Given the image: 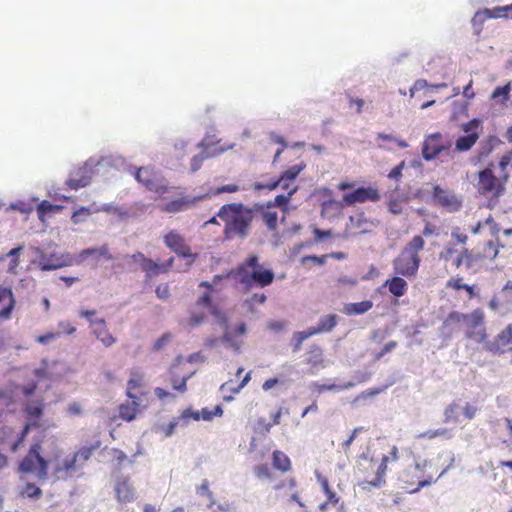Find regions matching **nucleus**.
Instances as JSON below:
<instances>
[{"instance_id":"28","label":"nucleus","mask_w":512,"mask_h":512,"mask_svg":"<svg viewBox=\"0 0 512 512\" xmlns=\"http://www.w3.org/2000/svg\"><path fill=\"white\" fill-rule=\"evenodd\" d=\"M206 318L207 316L205 311L202 308L194 306L189 310V315L184 323L185 326L188 327L189 329H194L202 325L205 322Z\"/></svg>"},{"instance_id":"3","label":"nucleus","mask_w":512,"mask_h":512,"mask_svg":"<svg viewBox=\"0 0 512 512\" xmlns=\"http://www.w3.org/2000/svg\"><path fill=\"white\" fill-rule=\"evenodd\" d=\"M424 247L425 241L422 236L415 235L412 237L392 262L394 274L406 278H414L420 267V252Z\"/></svg>"},{"instance_id":"53","label":"nucleus","mask_w":512,"mask_h":512,"mask_svg":"<svg viewBox=\"0 0 512 512\" xmlns=\"http://www.w3.org/2000/svg\"><path fill=\"white\" fill-rule=\"evenodd\" d=\"M482 253L484 258L493 260L497 257L499 248L493 241H488L485 243Z\"/></svg>"},{"instance_id":"54","label":"nucleus","mask_w":512,"mask_h":512,"mask_svg":"<svg viewBox=\"0 0 512 512\" xmlns=\"http://www.w3.org/2000/svg\"><path fill=\"white\" fill-rule=\"evenodd\" d=\"M13 433H14V430L12 427L10 426H3L0 428V445H9V447L11 446V444L14 442H10V439L12 438L13 436Z\"/></svg>"},{"instance_id":"20","label":"nucleus","mask_w":512,"mask_h":512,"mask_svg":"<svg viewBox=\"0 0 512 512\" xmlns=\"http://www.w3.org/2000/svg\"><path fill=\"white\" fill-rule=\"evenodd\" d=\"M486 351L493 354H501L512 345V325L503 329L492 341L483 342Z\"/></svg>"},{"instance_id":"32","label":"nucleus","mask_w":512,"mask_h":512,"mask_svg":"<svg viewBox=\"0 0 512 512\" xmlns=\"http://www.w3.org/2000/svg\"><path fill=\"white\" fill-rule=\"evenodd\" d=\"M338 319L339 317L336 314L325 315L319 320V323L316 327L311 328L315 335L324 332H330L336 327Z\"/></svg>"},{"instance_id":"57","label":"nucleus","mask_w":512,"mask_h":512,"mask_svg":"<svg viewBox=\"0 0 512 512\" xmlns=\"http://www.w3.org/2000/svg\"><path fill=\"white\" fill-rule=\"evenodd\" d=\"M478 411H479V408L476 405L471 404L469 402H466L465 405L462 408L463 416L467 420L474 419L476 414L478 413Z\"/></svg>"},{"instance_id":"35","label":"nucleus","mask_w":512,"mask_h":512,"mask_svg":"<svg viewBox=\"0 0 512 512\" xmlns=\"http://www.w3.org/2000/svg\"><path fill=\"white\" fill-rule=\"evenodd\" d=\"M99 211H108L107 208H102V209H99V208H96V209H92L90 207H80L78 208L77 210H75L72 215H71V221L73 224L77 225V224H80V223H83L86 221V219L92 214V213H96V212H99Z\"/></svg>"},{"instance_id":"59","label":"nucleus","mask_w":512,"mask_h":512,"mask_svg":"<svg viewBox=\"0 0 512 512\" xmlns=\"http://www.w3.org/2000/svg\"><path fill=\"white\" fill-rule=\"evenodd\" d=\"M451 237L458 243L465 245L468 241V236L461 231L459 227H454L451 231Z\"/></svg>"},{"instance_id":"8","label":"nucleus","mask_w":512,"mask_h":512,"mask_svg":"<svg viewBox=\"0 0 512 512\" xmlns=\"http://www.w3.org/2000/svg\"><path fill=\"white\" fill-rule=\"evenodd\" d=\"M99 445L100 443L97 442L95 445L83 446L73 455H68L62 463L55 468V474L59 475L64 473L65 476L72 477L77 471L83 468L84 464L91 458Z\"/></svg>"},{"instance_id":"62","label":"nucleus","mask_w":512,"mask_h":512,"mask_svg":"<svg viewBox=\"0 0 512 512\" xmlns=\"http://www.w3.org/2000/svg\"><path fill=\"white\" fill-rule=\"evenodd\" d=\"M155 293L159 299L166 300L170 297V288L167 283L159 284L156 287Z\"/></svg>"},{"instance_id":"7","label":"nucleus","mask_w":512,"mask_h":512,"mask_svg":"<svg viewBox=\"0 0 512 512\" xmlns=\"http://www.w3.org/2000/svg\"><path fill=\"white\" fill-rule=\"evenodd\" d=\"M494 164L490 163L484 170L478 173V192L486 197L498 199L505 192V181L495 176L493 172Z\"/></svg>"},{"instance_id":"27","label":"nucleus","mask_w":512,"mask_h":512,"mask_svg":"<svg viewBox=\"0 0 512 512\" xmlns=\"http://www.w3.org/2000/svg\"><path fill=\"white\" fill-rule=\"evenodd\" d=\"M384 285L388 288L389 292L396 297L405 295L408 289V283L399 275L387 279Z\"/></svg>"},{"instance_id":"5","label":"nucleus","mask_w":512,"mask_h":512,"mask_svg":"<svg viewBox=\"0 0 512 512\" xmlns=\"http://www.w3.org/2000/svg\"><path fill=\"white\" fill-rule=\"evenodd\" d=\"M240 190V187L236 184H227L220 187H217L216 189H212L209 192H207L204 195L195 196L192 198L189 197H182L176 200H172L160 207L161 211L167 212V213H177L181 211H185L195 204H197L199 201L204 200L210 196L219 195L222 193H236Z\"/></svg>"},{"instance_id":"52","label":"nucleus","mask_w":512,"mask_h":512,"mask_svg":"<svg viewBox=\"0 0 512 512\" xmlns=\"http://www.w3.org/2000/svg\"><path fill=\"white\" fill-rule=\"evenodd\" d=\"M487 19L489 18L488 15L485 13V9L479 10L475 13L474 17L472 18V25L474 26L478 34L481 32L482 26Z\"/></svg>"},{"instance_id":"9","label":"nucleus","mask_w":512,"mask_h":512,"mask_svg":"<svg viewBox=\"0 0 512 512\" xmlns=\"http://www.w3.org/2000/svg\"><path fill=\"white\" fill-rule=\"evenodd\" d=\"M389 461L388 456H383L381 460L365 459L360 463V472L362 474L363 483L379 487L385 483V473Z\"/></svg>"},{"instance_id":"6","label":"nucleus","mask_w":512,"mask_h":512,"mask_svg":"<svg viewBox=\"0 0 512 512\" xmlns=\"http://www.w3.org/2000/svg\"><path fill=\"white\" fill-rule=\"evenodd\" d=\"M23 411L27 421L23 426L21 432L19 433L17 439L14 440V442L10 446V451L12 453H16L19 450V448L23 445L31 429L40 427L39 420L42 418L44 413V404L41 401H32L24 406Z\"/></svg>"},{"instance_id":"4","label":"nucleus","mask_w":512,"mask_h":512,"mask_svg":"<svg viewBox=\"0 0 512 512\" xmlns=\"http://www.w3.org/2000/svg\"><path fill=\"white\" fill-rule=\"evenodd\" d=\"M446 469L439 470L431 461L424 460L409 466L402 474L401 480L409 493H416L439 479Z\"/></svg>"},{"instance_id":"1","label":"nucleus","mask_w":512,"mask_h":512,"mask_svg":"<svg viewBox=\"0 0 512 512\" xmlns=\"http://www.w3.org/2000/svg\"><path fill=\"white\" fill-rule=\"evenodd\" d=\"M61 456L57 439L45 432L33 437L26 455L18 464L21 474H33L39 481L48 478L49 466L52 460Z\"/></svg>"},{"instance_id":"36","label":"nucleus","mask_w":512,"mask_h":512,"mask_svg":"<svg viewBox=\"0 0 512 512\" xmlns=\"http://www.w3.org/2000/svg\"><path fill=\"white\" fill-rule=\"evenodd\" d=\"M288 487L292 493L289 497L290 502H296L300 507H304V503L300 500L298 492L295 490L297 486V482L294 478H290L287 481H281L280 483L274 486L276 491L281 490L284 487Z\"/></svg>"},{"instance_id":"30","label":"nucleus","mask_w":512,"mask_h":512,"mask_svg":"<svg viewBox=\"0 0 512 512\" xmlns=\"http://www.w3.org/2000/svg\"><path fill=\"white\" fill-rule=\"evenodd\" d=\"M420 439L432 440L435 438H441L443 440H450L454 437L453 430L447 427H441L437 429H430L422 432L418 435Z\"/></svg>"},{"instance_id":"2","label":"nucleus","mask_w":512,"mask_h":512,"mask_svg":"<svg viewBox=\"0 0 512 512\" xmlns=\"http://www.w3.org/2000/svg\"><path fill=\"white\" fill-rule=\"evenodd\" d=\"M217 217L224 223L223 234L226 239H244L249 234L254 211L242 203L233 202L221 206Z\"/></svg>"},{"instance_id":"11","label":"nucleus","mask_w":512,"mask_h":512,"mask_svg":"<svg viewBox=\"0 0 512 512\" xmlns=\"http://www.w3.org/2000/svg\"><path fill=\"white\" fill-rule=\"evenodd\" d=\"M163 242L167 248L174 252L178 257L189 259V264L195 262L197 254L191 251L183 235L176 230H171L163 236Z\"/></svg>"},{"instance_id":"49","label":"nucleus","mask_w":512,"mask_h":512,"mask_svg":"<svg viewBox=\"0 0 512 512\" xmlns=\"http://www.w3.org/2000/svg\"><path fill=\"white\" fill-rule=\"evenodd\" d=\"M288 194L287 195H277L275 198H274V201L273 203H269L268 205V208H270L271 206H277V207H286L287 204L289 203L292 195L296 192L297 190V187H293L291 189H288Z\"/></svg>"},{"instance_id":"16","label":"nucleus","mask_w":512,"mask_h":512,"mask_svg":"<svg viewBox=\"0 0 512 512\" xmlns=\"http://www.w3.org/2000/svg\"><path fill=\"white\" fill-rule=\"evenodd\" d=\"M304 168L305 164L303 163L291 166L287 170H285L277 180L269 182L267 184L256 183L254 187L255 189L258 190L267 189L270 191L276 189L278 186H281L285 190L291 189L289 182L296 179V177Z\"/></svg>"},{"instance_id":"44","label":"nucleus","mask_w":512,"mask_h":512,"mask_svg":"<svg viewBox=\"0 0 512 512\" xmlns=\"http://www.w3.org/2000/svg\"><path fill=\"white\" fill-rule=\"evenodd\" d=\"M63 206L52 204L47 200L42 201L38 207L37 212L39 214V218L42 219L46 214L61 211Z\"/></svg>"},{"instance_id":"56","label":"nucleus","mask_w":512,"mask_h":512,"mask_svg":"<svg viewBox=\"0 0 512 512\" xmlns=\"http://www.w3.org/2000/svg\"><path fill=\"white\" fill-rule=\"evenodd\" d=\"M254 473L259 479H271L272 472L267 464H259L255 466Z\"/></svg>"},{"instance_id":"60","label":"nucleus","mask_w":512,"mask_h":512,"mask_svg":"<svg viewBox=\"0 0 512 512\" xmlns=\"http://www.w3.org/2000/svg\"><path fill=\"white\" fill-rule=\"evenodd\" d=\"M208 310L221 325L227 326V317L217 306L212 305Z\"/></svg>"},{"instance_id":"23","label":"nucleus","mask_w":512,"mask_h":512,"mask_svg":"<svg viewBox=\"0 0 512 512\" xmlns=\"http://www.w3.org/2000/svg\"><path fill=\"white\" fill-rule=\"evenodd\" d=\"M91 327L93 334L105 347H110L116 342L115 337L108 331L106 322L103 318L98 319L95 322H91Z\"/></svg>"},{"instance_id":"42","label":"nucleus","mask_w":512,"mask_h":512,"mask_svg":"<svg viewBox=\"0 0 512 512\" xmlns=\"http://www.w3.org/2000/svg\"><path fill=\"white\" fill-rule=\"evenodd\" d=\"M315 335L311 327L305 331L295 332L293 334L294 347L293 352H298L301 349L302 343L309 337Z\"/></svg>"},{"instance_id":"25","label":"nucleus","mask_w":512,"mask_h":512,"mask_svg":"<svg viewBox=\"0 0 512 512\" xmlns=\"http://www.w3.org/2000/svg\"><path fill=\"white\" fill-rule=\"evenodd\" d=\"M141 399H131L119 405V417L127 422L133 421L140 411Z\"/></svg>"},{"instance_id":"45","label":"nucleus","mask_w":512,"mask_h":512,"mask_svg":"<svg viewBox=\"0 0 512 512\" xmlns=\"http://www.w3.org/2000/svg\"><path fill=\"white\" fill-rule=\"evenodd\" d=\"M262 220L270 231L277 228L278 214L276 211L265 210L262 212Z\"/></svg>"},{"instance_id":"51","label":"nucleus","mask_w":512,"mask_h":512,"mask_svg":"<svg viewBox=\"0 0 512 512\" xmlns=\"http://www.w3.org/2000/svg\"><path fill=\"white\" fill-rule=\"evenodd\" d=\"M407 199L404 198H390L387 206L390 213L393 215H400L403 212V203Z\"/></svg>"},{"instance_id":"14","label":"nucleus","mask_w":512,"mask_h":512,"mask_svg":"<svg viewBox=\"0 0 512 512\" xmlns=\"http://www.w3.org/2000/svg\"><path fill=\"white\" fill-rule=\"evenodd\" d=\"M432 198L435 204L449 212L458 211L462 207V200L453 191L439 185L433 187Z\"/></svg>"},{"instance_id":"15","label":"nucleus","mask_w":512,"mask_h":512,"mask_svg":"<svg viewBox=\"0 0 512 512\" xmlns=\"http://www.w3.org/2000/svg\"><path fill=\"white\" fill-rule=\"evenodd\" d=\"M451 143L444 141L440 133H434L426 137L422 146V157L430 161L439 156L443 151H449Z\"/></svg>"},{"instance_id":"34","label":"nucleus","mask_w":512,"mask_h":512,"mask_svg":"<svg viewBox=\"0 0 512 512\" xmlns=\"http://www.w3.org/2000/svg\"><path fill=\"white\" fill-rule=\"evenodd\" d=\"M373 307V302L370 300H364L357 303L346 304L343 308V312L346 315H360L368 312Z\"/></svg>"},{"instance_id":"10","label":"nucleus","mask_w":512,"mask_h":512,"mask_svg":"<svg viewBox=\"0 0 512 512\" xmlns=\"http://www.w3.org/2000/svg\"><path fill=\"white\" fill-rule=\"evenodd\" d=\"M466 337L478 343L486 342L488 335L485 327V313L481 308L474 309L468 313L466 321Z\"/></svg>"},{"instance_id":"26","label":"nucleus","mask_w":512,"mask_h":512,"mask_svg":"<svg viewBox=\"0 0 512 512\" xmlns=\"http://www.w3.org/2000/svg\"><path fill=\"white\" fill-rule=\"evenodd\" d=\"M258 256L250 255L242 264H240L236 271L235 275L238 281L246 288L248 281H244V277L249 278V274L251 273L252 268L257 267Z\"/></svg>"},{"instance_id":"21","label":"nucleus","mask_w":512,"mask_h":512,"mask_svg":"<svg viewBox=\"0 0 512 512\" xmlns=\"http://www.w3.org/2000/svg\"><path fill=\"white\" fill-rule=\"evenodd\" d=\"M115 496L120 503H130L136 499V491L128 476H121L117 479L115 486Z\"/></svg>"},{"instance_id":"22","label":"nucleus","mask_w":512,"mask_h":512,"mask_svg":"<svg viewBox=\"0 0 512 512\" xmlns=\"http://www.w3.org/2000/svg\"><path fill=\"white\" fill-rule=\"evenodd\" d=\"M0 304L3 307L0 309V321L10 319L12 311L15 308V298L11 289L0 285Z\"/></svg>"},{"instance_id":"17","label":"nucleus","mask_w":512,"mask_h":512,"mask_svg":"<svg viewBox=\"0 0 512 512\" xmlns=\"http://www.w3.org/2000/svg\"><path fill=\"white\" fill-rule=\"evenodd\" d=\"M479 127V119H472L468 123L462 125V130L468 134L460 136L456 140L455 148L457 151H468L474 146L479 138V133L477 131Z\"/></svg>"},{"instance_id":"47","label":"nucleus","mask_w":512,"mask_h":512,"mask_svg":"<svg viewBox=\"0 0 512 512\" xmlns=\"http://www.w3.org/2000/svg\"><path fill=\"white\" fill-rule=\"evenodd\" d=\"M91 182L89 176H81L80 178H70L66 181V186L71 190H78L88 186Z\"/></svg>"},{"instance_id":"24","label":"nucleus","mask_w":512,"mask_h":512,"mask_svg":"<svg viewBox=\"0 0 512 512\" xmlns=\"http://www.w3.org/2000/svg\"><path fill=\"white\" fill-rule=\"evenodd\" d=\"M318 481L321 485V488L323 492L326 495L327 500L323 503H321L318 508L321 512H327L331 508H334L338 505L340 498L336 495L335 492H333L330 488L329 482L327 478L318 476Z\"/></svg>"},{"instance_id":"58","label":"nucleus","mask_w":512,"mask_h":512,"mask_svg":"<svg viewBox=\"0 0 512 512\" xmlns=\"http://www.w3.org/2000/svg\"><path fill=\"white\" fill-rule=\"evenodd\" d=\"M188 376H183L181 379L172 378L171 384L174 390L184 393L187 390Z\"/></svg>"},{"instance_id":"13","label":"nucleus","mask_w":512,"mask_h":512,"mask_svg":"<svg viewBox=\"0 0 512 512\" xmlns=\"http://www.w3.org/2000/svg\"><path fill=\"white\" fill-rule=\"evenodd\" d=\"M381 199L380 191L374 186H361L354 189L350 193H346L342 197V202L346 206L356 203L378 202Z\"/></svg>"},{"instance_id":"64","label":"nucleus","mask_w":512,"mask_h":512,"mask_svg":"<svg viewBox=\"0 0 512 512\" xmlns=\"http://www.w3.org/2000/svg\"><path fill=\"white\" fill-rule=\"evenodd\" d=\"M212 305H213V303H212V297H211L210 292H206L202 296H200L195 304V306H197L199 308L204 307L207 309L209 307H211Z\"/></svg>"},{"instance_id":"50","label":"nucleus","mask_w":512,"mask_h":512,"mask_svg":"<svg viewBox=\"0 0 512 512\" xmlns=\"http://www.w3.org/2000/svg\"><path fill=\"white\" fill-rule=\"evenodd\" d=\"M510 91H511V84H510V83H507V84H506V85H504V86H499V87H497V88L493 91V93H492V95H491V98H492V99H495V100L500 98V99H501V102H502V103H505V102L508 100V98H509V93H510Z\"/></svg>"},{"instance_id":"29","label":"nucleus","mask_w":512,"mask_h":512,"mask_svg":"<svg viewBox=\"0 0 512 512\" xmlns=\"http://www.w3.org/2000/svg\"><path fill=\"white\" fill-rule=\"evenodd\" d=\"M462 265H465L468 269L477 266L473 250L464 248L460 251L459 255H456L454 259V268L459 269Z\"/></svg>"},{"instance_id":"33","label":"nucleus","mask_w":512,"mask_h":512,"mask_svg":"<svg viewBox=\"0 0 512 512\" xmlns=\"http://www.w3.org/2000/svg\"><path fill=\"white\" fill-rule=\"evenodd\" d=\"M272 465L276 470L282 473L289 472L291 470L290 458L280 450H274L272 453Z\"/></svg>"},{"instance_id":"31","label":"nucleus","mask_w":512,"mask_h":512,"mask_svg":"<svg viewBox=\"0 0 512 512\" xmlns=\"http://www.w3.org/2000/svg\"><path fill=\"white\" fill-rule=\"evenodd\" d=\"M69 265V262L63 257H56L51 255L49 258L42 256L39 261V266L43 271L55 270L61 267Z\"/></svg>"},{"instance_id":"55","label":"nucleus","mask_w":512,"mask_h":512,"mask_svg":"<svg viewBox=\"0 0 512 512\" xmlns=\"http://www.w3.org/2000/svg\"><path fill=\"white\" fill-rule=\"evenodd\" d=\"M271 428L272 424L261 417L257 419L254 430L256 433L265 435L270 432Z\"/></svg>"},{"instance_id":"48","label":"nucleus","mask_w":512,"mask_h":512,"mask_svg":"<svg viewBox=\"0 0 512 512\" xmlns=\"http://www.w3.org/2000/svg\"><path fill=\"white\" fill-rule=\"evenodd\" d=\"M468 314H464L458 311H452L448 314L446 319L444 320L443 325L445 327L451 326V325H457L460 323H464L466 321Z\"/></svg>"},{"instance_id":"63","label":"nucleus","mask_w":512,"mask_h":512,"mask_svg":"<svg viewBox=\"0 0 512 512\" xmlns=\"http://www.w3.org/2000/svg\"><path fill=\"white\" fill-rule=\"evenodd\" d=\"M405 167V161H402L397 166H395L388 174V178L392 180L399 181L402 178V171Z\"/></svg>"},{"instance_id":"61","label":"nucleus","mask_w":512,"mask_h":512,"mask_svg":"<svg viewBox=\"0 0 512 512\" xmlns=\"http://www.w3.org/2000/svg\"><path fill=\"white\" fill-rule=\"evenodd\" d=\"M465 286V283H463L462 277H452L446 282V287L459 291L463 290Z\"/></svg>"},{"instance_id":"37","label":"nucleus","mask_w":512,"mask_h":512,"mask_svg":"<svg viewBox=\"0 0 512 512\" xmlns=\"http://www.w3.org/2000/svg\"><path fill=\"white\" fill-rule=\"evenodd\" d=\"M194 420H200L203 419L205 421L212 420L215 416H222L223 415V409L220 405H217L214 407L213 410H210L208 408H202L201 411L195 412L192 414Z\"/></svg>"},{"instance_id":"39","label":"nucleus","mask_w":512,"mask_h":512,"mask_svg":"<svg viewBox=\"0 0 512 512\" xmlns=\"http://www.w3.org/2000/svg\"><path fill=\"white\" fill-rule=\"evenodd\" d=\"M143 378L140 374L134 373L133 377L127 383L126 395L129 399H141L139 396L134 394V391L142 387Z\"/></svg>"},{"instance_id":"38","label":"nucleus","mask_w":512,"mask_h":512,"mask_svg":"<svg viewBox=\"0 0 512 512\" xmlns=\"http://www.w3.org/2000/svg\"><path fill=\"white\" fill-rule=\"evenodd\" d=\"M240 385H235L233 380H229L220 386V391L223 393V400L230 402L233 400V395L238 394L241 391Z\"/></svg>"},{"instance_id":"40","label":"nucleus","mask_w":512,"mask_h":512,"mask_svg":"<svg viewBox=\"0 0 512 512\" xmlns=\"http://www.w3.org/2000/svg\"><path fill=\"white\" fill-rule=\"evenodd\" d=\"M460 252L457 250V248L451 244H446L443 249L439 252V259L443 261L444 263H452V266L454 267V259L456 255H459Z\"/></svg>"},{"instance_id":"12","label":"nucleus","mask_w":512,"mask_h":512,"mask_svg":"<svg viewBox=\"0 0 512 512\" xmlns=\"http://www.w3.org/2000/svg\"><path fill=\"white\" fill-rule=\"evenodd\" d=\"M130 257L134 262L139 264L141 270L145 272V276L147 279L152 278L154 276H158L159 274L169 272L174 264V257H170L166 262L162 264H159L147 258L141 252H136L132 254Z\"/></svg>"},{"instance_id":"43","label":"nucleus","mask_w":512,"mask_h":512,"mask_svg":"<svg viewBox=\"0 0 512 512\" xmlns=\"http://www.w3.org/2000/svg\"><path fill=\"white\" fill-rule=\"evenodd\" d=\"M20 495L22 497L36 500L42 496V490L38 486H36L34 483L28 482L22 488Z\"/></svg>"},{"instance_id":"46","label":"nucleus","mask_w":512,"mask_h":512,"mask_svg":"<svg viewBox=\"0 0 512 512\" xmlns=\"http://www.w3.org/2000/svg\"><path fill=\"white\" fill-rule=\"evenodd\" d=\"M458 409L459 405L456 402L450 403L444 409V422L445 423H454L458 421Z\"/></svg>"},{"instance_id":"18","label":"nucleus","mask_w":512,"mask_h":512,"mask_svg":"<svg viewBox=\"0 0 512 512\" xmlns=\"http://www.w3.org/2000/svg\"><path fill=\"white\" fill-rule=\"evenodd\" d=\"M136 180L147 190L156 192L159 196L168 192V187L158 183L156 173L153 169L147 167L139 168L135 173Z\"/></svg>"},{"instance_id":"19","label":"nucleus","mask_w":512,"mask_h":512,"mask_svg":"<svg viewBox=\"0 0 512 512\" xmlns=\"http://www.w3.org/2000/svg\"><path fill=\"white\" fill-rule=\"evenodd\" d=\"M244 281H248L246 289L249 290L254 286L258 287H266L270 285L274 280V273L272 270L264 269L259 261L257 262V267L252 268L251 273L249 274V278L246 276L243 279Z\"/></svg>"},{"instance_id":"41","label":"nucleus","mask_w":512,"mask_h":512,"mask_svg":"<svg viewBox=\"0 0 512 512\" xmlns=\"http://www.w3.org/2000/svg\"><path fill=\"white\" fill-rule=\"evenodd\" d=\"M313 386H314V389H315L316 392L322 393L324 391H342V390H346V389L352 388L354 386V383L353 382H347V383H344V384H335V383H332V384H316V383H314Z\"/></svg>"}]
</instances>
